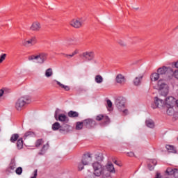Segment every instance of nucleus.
Returning a JSON list of instances; mask_svg holds the SVG:
<instances>
[{"mask_svg": "<svg viewBox=\"0 0 178 178\" xmlns=\"http://www.w3.org/2000/svg\"><path fill=\"white\" fill-rule=\"evenodd\" d=\"M115 106L120 112L122 113V115L125 116L129 113V110L126 108V99L123 97H119L115 99Z\"/></svg>", "mask_w": 178, "mask_h": 178, "instance_id": "1", "label": "nucleus"}, {"mask_svg": "<svg viewBox=\"0 0 178 178\" xmlns=\"http://www.w3.org/2000/svg\"><path fill=\"white\" fill-rule=\"evenodd\" d=\"M157 90L161 97H166L169 94V86L164 80L160 79L157 83Z\"/></svg>", "mask_w": 178, "mask_h": 178, "instance_id": "2", "label": "nucleus"}, {"mask_svg": "<svg viewBox=\"0 0 178 178\" xmlns=\"http://www.w3.org/2000/svg\"><path fill=\"white\" fill-rule=\"evenodd\" d=\"M30 102H31V99L29 96L21 97L15 102V109H17V111H22V109H23L26 105L30 104Z\"/></svg>", "mask_w": 178, "mask_h": 178, "instance_id": "3", "label": "nucleus"}, {"mask_svg": "<svg viewBox=\"0 0 178 178\" xmlns=\"http://www.w3.org/2000/svg\"><path fill=\"white\" fill-rule=\"evenodd\" d=\"M48 58V54L46 53H40L37 55H31L28 57L29 60H37L38 63L42 64Z\"/></svg>", "mask_w": 178, "mask_h": 178, "instance_id": "4", "label": "nucleus"}, {"mask_svg": "<svg viewBox=\"0 0 178 178\" xmlns=\"http://www.w3.org/2000/svg\"><path fill=\"white\" fill-rule=\"evenodd\" d=\"M93 170H94V175L97 177L102 176L104 175L106 170H105V167L102 166L101 163L98 162H95L92 165Z\"/></svg>", "mask_w": 178, "mask_h": 178, "instance_id": "5", "label": "nucleus"}, {"mask_svg": "<svg viewBox=\"0 0 178 178\" xmlns=\"http://www.w3.org/2000/svg\"><path fill=\"white\" fill-rule=\"evenodd\" d=\"M65 45L67 47H72L73 46H78L81 45V39L79 37H74L68 39L66 42Z\"/></svg>", "mask_w": 178, "mask_h": 178, "instance_id": "6", "label": "nucleus"}, {"mask_svg": "<svg viewBox=\"0 0 178 178\" xmlns=\"http://www.w3.org/2000/svg\"><path fill=\"white\" fill-rule=\"evenodd\" d=\"M157 73L160 76H163L164 74H173V70L170 67L163 66L157 70Z\"/></svg>", "mask_w": 178, "mask_h": 178, "instance_id": "7", "label": "nucleus"}, {"mask_svg": "<svg viewBox=\"0 0 178 178\" xmlns=\"http://www.w3.org/2000/svg\"><path fill=\"white\" fill-rule=\"evenodd\" d=\"M96 120H97V122H102L100 124L101 126H106L107 124H109L110 122L109 117L102 114L96 116Z\"/></svg>", "mask_w": 178, "mask_h": 178, "instance_id": "8", "label": "nucleus"}, {"mask_svg": "<svg viewBox=\"0 0 178 178\" xmlns=\"http://www.w3.org/2000/svg\"><path fill=\"white\" fill-rule=\"evenodd\" d=\"M22 44H23V46L26 47V48H29L30 47H33V45H35V44H37V38H35V36H33L28 40H24Z\"/></svg>", "mask_w": 178, "mask_h": 178, "instance_id": "9", "label": "nucleus"}, {"mask_svg": "<svg viewBox=\"0 0 178 178\" xmlns=\"http://www.w3.org/2000/svg\"><path fill=\"white\" fill-rule=\"evenodd\" d=\"M83 126L86 127V129H92V127L97 126V122L91 118H88L83 120Z\"/></svg>", "mask_w": 178, "mask_h": 178, "instance_id": "10", "label": "nucleus"}, {"mask_svg": "<svg viewBox=\"0 0 178 178\" xmlns=\"http://www.w3.org/2000/svg\"><path fill=\"white\" fill-rule=\"evenodd\" d=\"M54 118L56 120H59V122H63L64 123H68L69 122V118L66 116L65 114H60L58 117V111L55 112Z\"/></svg>", "mask_w": 178, "mask_h": 178, "instance_id": "11", "label": "nucleus"}, {"mask_svg": "<svg viewBox=\"0 0 178 178\" xmlns=\"http://www.w3.org/2000/svg\"><path fill=\"white\" fill-rule=\"evenodd\" d=\"M70 26L74 29H80L83 26V21L79 19H73L70 22Z\"/></svg>", "mask_w": 178, "mask_h": 178, "instance_id": "12", "label": "nucleus"}, {"mask_svg": "<svg viewBox=\"0 0 178 178\" xmlns=\"http://www.w3.org/2000/svg\"><path fill=\"white\" fill-rule=\"evenodd\" d=\"M165 105V102L158 97L154 98V103L152 104V108L156 109V108H162Z\"/></svg>", "mask_w": 178, "mask_h": 178, "instance_id": "13", "label": "nucleus"}, {"mask_svg": "<svg viewBox=\"0 0 178 178\" xmlns=\"http://www.w3.org/2000/svg\"><path fill=\"white\" fill-rule=\"evenodd\" d=\"M92 161V157L91 156V154L90 153H87L86 154H83L81 160V163L83 165H88Z\"/></svg>", "mask_w": 178, "mask_h": 178, "instance_id": "14", "label": "nucleus"}, {"mask_svg": "<svg viewBox=\"0 0 178 178\" xmlns=\"http://www.w3.org/2000/svg\"><path fill=\"white\" fill-rule=\"evenodd\" d=\"M165 106H175L176 105V99L170 96L165 99Z\"/></svg>", "mask_w": 178, "mask_h": 178, "instance_id": "15", "label": "nucleus"}, {"mask_svg": "<svg viewBox=\"0 0 178 178\" xmlns=\"http://www.w3.org/2000/svg\"><path fill=\"white\" fill-rule=\"evenodd\" d=\"M82 56L86 59V60H92L94 59V51H86L82 54Z\"/></svg>", "mask_w": 178, "mask_h": 178, "instance_id": "16", "label": "nucleus"}, {"mask_svg": "<svg viewBox=\"0 0 178 178\" xmlns=\"http://www.w3.org/2000/svg\"><path fill=\"white\" fill-rule=\"evenodd\" d=\"M115 81L118 84H124L126 83V78L123 74H119L116 76Z\"/></svg>", "mask_w": 178, "mask_h": 178, "instance_id": "17", "label": "nucleus"}, {"mask_svg": "<svg viewBox=\"0 0 178 178\" xmlns=\"http://www.w3.org/2000/svg\"><path fill=\"white\" fill-rule=\"evenodd\" d=\"M165 173L168 176H175L178 173V170L177 168H168Z\"/></svg>", "mask_w": 178, "mask_h": 178, "instance_id": "18", "label": "nucleus"}, {"mask_svg": "<svg viewBox=\"0 0 178 178\" xmlns=\"http://www.w3.org/2000/svg\"><path fill=\"white\" fill-rule=\"evenodd\" d=\"M31 30L32 31H40L41 30V24L38 22H33L31 26Z\"/></svg>", "mask_w": 178, "mask_h": 178, "instance_id": "19", "label": "nucleus"}, {"mask_svg": "<svg viewBox=\"0 0 178 178\" xmlns=\"http://www.w3.org/2000/svg\"><path fill=\"white\" fill-rule=\"evenodd\" d=\"M72 129L69 124H63L60 129V133H69Z\"/></svg>", "mask_w": 178, "mask_h": 178, "instance_id": "20", "label": "nucleus"}, {"mask_svg": "<svg viewBox=\"0 0 178 178\" xmlns=\"http://www.w3.org/2000/svg\"><path fill=\"white\" fill-rule=\"evenodd\" d=\"M54 83H56L57 86H59V87H60V88H63V90H65V91H70V87L69 86H65L62 84L60 82L54 80L53 81Z\"/></svg>", "mask_w": 178, "mask_h": 178, "instance_id": "21", "label": "nucleus"}, {"mask_svg": "<svg viewBox=\"0 0 178 178\" xmlns=\"http://www.w3.org/2000/svg\"><path fill=\"white\" fill-rule=\"evenodd\" d=\"M51 129L54 131H56L58 130H60V129H62V126L59 122H56L52 124Z\"/></svg>", "mask_w": 178, "mask_h": 178, "instance_id": "22", "label": "nucleus"}, {"mask_svg": "<svg viewBox=\"0 0 178 178\" xmlns=\"http://www.w3.org/2000/svg\"><path fill=\"white\" fill-rule=\"evenodd\" d=\"M156 161L155 159H150L149 161L148 168L149 170H154V166H156Z\"/></svg>", "mask_w": 178, "mask_h": 178, "instance_id": "23", "label": "nucleus"}, {"mask_svg": "<svg viewBox=\"0 0 178 178\" xmlns=\"http://www.w3.org/2000/svg\"><path fill=\"white\" fill-rule=\"evenodd\" d=\"M15 169H16V163H15V161H11L7 170L8 172H10V173H12Z\"/></svg>", "mask_w": 178, "mask_h": 178, "instance_id": "24", "label": "nucleus"}, {"mask_svg": "<svg viewBox=\"0 0 178 178\" xmlns=\"http://www.w3.org/2000/svg\"><path fill=\"white\" fill-rule=\"evenodd\" d=\"M143 75L140 76H136L135 80H134V86H140L141 84V81L143 80Z\"/></svg>", "mask_w": 178, "mask_h": 178, "instance_id": "25", "label": "nucleus"}, {"mask_svg": "<svg viewBox=\"0 0 178 178\" xmlns=\"http://www.w3.org/2000/svg\"><path fill=\"white\" fill-rule=\"evenodd\" d=\"M160 74L157 72H154L153 74H152L151 75V80L152 81H156L158 80H159V77H160Z\"/></svg>", "mask_w": 178, "mask_h": 178, "instance_id": "26", "label": "nucleus"}, {"mask_svg": "<svg viewBox=\"0 0 178 178\" xmlns=\"http://www.w3.org/2000/svg\"><path fill=\"white\" fill-rule=\"evenodd\" d=\"M106 169L108 172H111V173H115V167L112 163H108L106 165Z\"/></svg>", "mask_w": 178, "mask_h": 178, "instance_id": "27", "label": "nucleus"}, {"mask_svg": "<svg viewBox=\"0 0 178 178\" xmlns=\"http://www.w3.org/2000/svg\"><path fill=\"white\" fill-rule=\"evenodd\" d=\"M165 148L168 151V152H171L172 154H176V149L172 145H167L165 146Z\"/></svg>", "mask_w": 178, "mask_h": 178, "instance_id": "28", "label": "nucleus"}, {"mask_svg": "<svg viewBox=\"0 0 178 178\" xmlns=\"http://www.w3.org/2000/svg\"><path fill=\"white\" fill-rule=\"evenodd\" d=\"M167 109V114L169 116H173L175 115V110L173 109V106H166Z\"/></svg>", "mask_w": 178, "mask_h": 178, "instance_id": "29", "label": "nucleus"}, {"mask_svg": "<svg viewBox=\"0 0 178 178\" xmlns=\"http://www.w3.org/2000/svg\"><path fill=\"white\" fill-rule=\"evenodd\" d=\"M17 149H22L23 148V138H20L17 141Z\"/></svg>", "mask_w": 178, "mask_h": 178, "instance_id": "30", "label": "nucleus"}, {"mask_svg": "<svg viewBox=\"0 0 178 178\" xmlns=\"http://www.w3.org/2000/svg\"><path fill=\"white\" fill-rule=\"evenodd\" d=\"M95 81L97 83V84H101L104 81V78L101 75H96L95 78Z\"/></svg>", "mask_w": 178, "mask_h": 178, "instance_id": "31", "label": "nucleus"}, {"mask_svg": "<svg viewBox=\"0 0 178 178\" xmlns=\"http://www.w3.org/2000/svg\"><path fill=\"white\" fill-rule=\"evenodd\" d=\"M145 123L146 126H147V127H150V129H153V127L155 126V124L152 120H147L145 121Z\"/></svg>", "mask_w": 178, "mask_h": 178, "instance_id": "32", "label": "nucleus"}, {"mask_svg": "<svg viewBox=\"0 0 178 178\" xmlns=\"http://www.w3.org/2000/svg\"><path fill=\"white\" fill-rule=\"evenodd\" d=\"M35 134L33 131H28L25 133L24 138V139L27 138V137H35Z\"/></svg>", "mask_w": 178, "mask_h": 178, "instance_id": "33", "label": "nucleus"}, {"mask_svg": "<svg viewBox=\"0 0 178 178\" xmlns=\"http://www.w3.org/2000/svg\"><path fill=\"white\" fill-rule=\"evenodd\" d=\"M68 116L69 118H79V113L77 111H70L68 112Z\"/></svg>", "mask_w": 178, "mask_h": 178, "instance_id": "34", "label": "nucleus"}, {"mask_svg": "<svg viewBox=\"0 0 178 178\" xmlns=\"http://www.w3.org/2000/svg\"><path fill=\"white\" fill-rule=\"evenodd\" d=\"M17 140H19V135L17 134H13L10 139L11 143H16Z\"/></svg>", "mask_w": 178, "mask_h": 178, "instance_id": "35", "label": "nucleus"}, {"mask_svg": "<svg viewBox=\"0 0 178 178\" xmlns=\"http://www.w3.org/2000/svg\"><path fill=\"white\" fill-rule=\"evenodd\" d=\"M84 127V121L83 122H77L76 124V130H81Z\"/></svg>", "mask_w": 178, "mask_h": 178, "instance_id": "36", "label": "nucleus"}, {"mask_svg": "<svg viewBox=\"0 0 178 178\" xmlns=\"http://www.w3.org/2000/svg\"><path fill=\"white\" fill-rule=\"evenodd\" d=\"M45 76L46 77H51L52 76V74H54V72H52V68H49L45 71Z\"/></svg>", "mask_w": 178, "mask_h": 178, "instance_id": "37", "label": "nucleus"}, {"mask_svg": "<svg viewBox=\"0 0 178 178\" xmlns=\"http://www.w3.org/2000/svg\"><path fill=\"white\" fill-rule=\"evenodd\" d=\"M106 102H107L106 108L108 111H112V106H113L112 101L107 99Z\"/></svg>", "mask_w": 178, "mask_h": 178, "instance_id": "38", "label": "nucleus"}, {"mask_svg": "<svg viewBox=\"0 0 178 178\" xmlns=\"http://www.w3.org/2000/svg\"><path fill=\"white\" fill-rule=\"evenodd\" d=\"M44 143V140L42 139H38L35 142V147H38L40 145H42Z\"/></svg>", "mask_w": 178, "mask_h": 178, "instance_id": "39", "label": "nucleus"}, {"mask_svg": "<svg viewBox=\"0 0 178 178\" xmlns=\"http://www.w3.org/2000/svg\"><path fill=\"white\" fill-rule=\"evenodd\" d=\"M86 177V178H95V175L94 172L92 173V172L88 171Z\"/></svg>", "mask_w": 178, "mask_h": 178, "instance_id": "40", "label": "nucleus"}, {"mask_svg": "<svg viewBox=\"0 0 178 178\" xmlns=\"http://www.w3.org/2000/svg\"><path fill=\"white\" fill-rule=\"evenodd\" d=\"M48 148H49V144L47 143L46 145H44L41 149V152H46Z\"/></svg>", "mask_w": 178, "mask_h": 178, "instance_id": "41", "label": "nucleus"}, {"mask_svg": "<svg viewBox=\"0 0 178 178\" xmlns=\"http://www.w3.org/2000/svg\"><path fill=\"white\" fill-rule=\"evenodd\" d=\"M15 172L19 175H22V173H23V168H22V167H18L15 170Z\"/></svg>", "mask_w": 178, "mask_h": 178, "instance_id": "42", "label": "nucleus"}, {"mask_svg": "<svg viewBox=\"0 0 178 178\" xmlns=\"http://www.w3.org/2000/svg\"><path fill=\"white\" fill-rule=\"evenodd\" d=\"M6 59V54H3L0 56V63H2Z\"/></svg>", "mask_w": 178, "mask_h": 178, "instance_id": "43", "label": "nucleus"}, {"mask_svg": "<svg viewBox=\"0 0 178 178\" xmlns=\"http://www.w3.org/2000/svg\"><path fill=\"white\" fill-rule=\"evenodd\" d=\"M172 74H173L174 77L178 80V70L173 72Z\"/></svg>", "mask_w": 178, "mask_h": 178, "instance_id": "44", "label": "nucleus"}, {"mask_svg": "<svg viewBox=\"0 0 178 178\" xmlns=\"http://www.w3.org/2000/svg\"><path fill=\"white\" fill-rule=\"evenodd\" d=\"M65 58H67V59H70V58H73L74 56L73 54H64Z\"/></svg>", "mask_w": 178, "mask_h": 178, "instance_id": "45", "label": "nucleus"}, {"mask_svg": "<svg viewBox=\"0 0 178 178\" xmlns=\"http://www.w3.org/2000/svg\"><path fill=\"white\" fill-rule=\"evenodd\" d=\"M78 169L79 170H81L82 169H84V164L82 163H79L78 165Z\"/></svg>", "mask_w": 178, "mask_h": 178, "instance_id": "46", "label": "nucleus"}, {"mask_svg": "<svg viewBox=\"0 0 178 178\" xmlns=\"http://www.w3.org/2000/svg\"><path fill=\"white\" fill-rule=\"evenodd\" d=\"M127 155L128 156H130L131 158H133V156H134V152H127Z\"/></svg>", "mask_w": 178, "mask_h": 178, "instance_id": "47", "label": "nucleus"}, {"mask_svg": "<svg viewBox=\"0 0 178 178\" xmlns=\"http://www.w3.org/2000/svg\"><path fill=\"white\" fill-rule=\"evenodd\" d=\"M37 175H38V170H35L33 172V176L31 177V178H37Z\"/></svg>", "mask_w": 178, "mask_h": 178, "instance_id": "48", "label": "nucleus"}, {"mask_svg": "<svg viewBox=\"0 0 178 178\" xmlns=\"http://www.w3.org/2000/svg\"><path fill=\"white\" fill-rule=\"evenodd\" d=\"M118 44H120L121 45V47H126V44L124 43V42L120 40L118 42Z\"/></svg>", "mask_w": 178, "mask_h": 178, "instance_id": "49", "label": "nucleus"}, {"mask_svg": "<svg viewBox=\"0 0 178 178\" xmlns=\"http://www.w3.org/2000/svg\"><path fill=\"white\" fill-rule=\"evenodd\" d=\"M154 178H162V176L161 175V173L157 172Z\"/></svg>", "mask_w": 178, "mask_h": 178, "instance_id": "50", "label": "nucleus"}, {"mask_svg": "<svg viewBox=\"0 0 178 178\" xmlns=\"http://www.w3.org/2000/svg\"><path fill=\"white\" fill-rule=\"evenodd\" d=\"M114 163H115V165H117L118 166H122V164H121L120 163L118 162V161H114Z\"/></svg>", "mask_w": 178, "mask_h": 178, "instance_id": "51", "label": "nucleus"}, {"mask_svg": "<svg viewBox=\"0 0 178 178\" xmlns=\"http://www.w3.org/2000/svg\"><path fill=\"white\" fill-rule=\"evenodd\" d=\"M77 54H79V51L75 50L72 52V55L74 56V55H77Z\"/></svg>", "mask_w": 178, "mask_h": 178, "instance_id": "52", "label": "nucleus"}, {"mask_svg": "<svg viewBox=\"0 0 178 178\" xmlns=\"http://www.w3.org/2000/svg\"><path fill=\"white\" fill-rule=\"evenodd\" d=\"M3 92H4L3 90L1 89L0 90V97H2V95H3Z\"/></svg>", "mask_w": 178, "mask_h": 178, "instance_id": "53", "label": "nucleus"}, {"mask_svg": "<svg viewBox=\"0 0 178 178\" xmlns=\"http://www.w3.org/2000/svg\"><path fill=\"white\" fill-rule=\"evenodd\" d=\"M175 67L178 69V61L175 63Z\"/></svg>", "mask_w": 178, "mask_h": 178, "instance_id": "54", "label": "nucleus"}, {"mask_svg": "<svg viewBox=\"0 0 178 178\" xmlns=\"http://www.w3.org/2000/svg\"><path fill=\"white\" fill-rule=\"evenodd\" d=\"M108 176H109V175L106 174V177H108Z\"/></svg>", "mask_w": 178, "mask_h": 178, "instance_id": "55", "label": "nucleus"}, {"mask_svg": "<svg viewBox=\"0 0 178 178\" xmlns=\"http://www.w3.org/2000/svg\"><path fill=\"white\" fill-rule=\"evenodd\" d=\"M0 131H1V129H0Z\"/></svg>", "mask_w": 178, "mask_h": 178, "instance_id": "56", "label": "nucleus"}]
</instances>
